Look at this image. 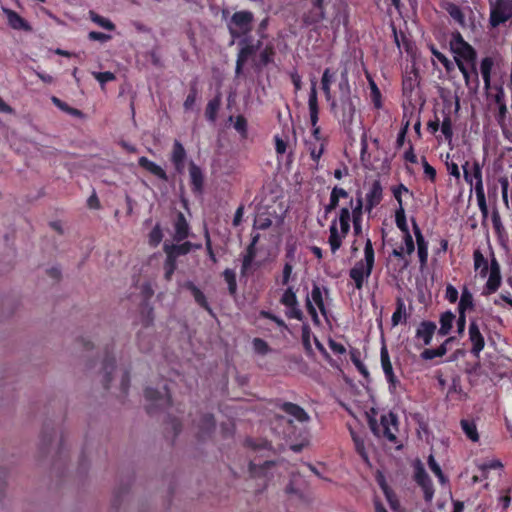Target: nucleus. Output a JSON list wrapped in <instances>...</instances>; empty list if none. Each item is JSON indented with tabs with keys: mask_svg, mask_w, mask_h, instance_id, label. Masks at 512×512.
Instances as JSON below:
<instances>
[{
	"mask_svg": "<svg viewBox=\"0 0 512 512\" xmlns=\"http://www.w3.org/2000/svg\"><path fill=\"white\" fill-rule=\"evenodd\" d=\"M436 324L432 321H422L416 330V338L421 339L425 345H429L436 331Z\"/></svg>",
	"mask_w": 512,
	"mask_h": 512,
	"instance_id": "nucleus-25",
	"label": "nucleus"
},
{
	"mask_svg": "<svg viewBox=\"0 0 512 512\" xmlns=\"http://www.w3.org/2000/svg\"><path fill=\"white\" fill-rule=\"evenodd\" d=\"M380 359H381V366H382L384 375L391 374V372H393V367H392V363L390 361L388 351L385 346H383L381 348Z\"/></svg>",
	"mask_w": 512,
	"mask_h": 512,
	"instance_id": "nucleus-56",
	"label": "nucleus"
},
{
	"mask_svg": "<svg viewBox=\"0 0 512 512\" xmlns=\"http://www.w3.org/2000/svg\"><path fill=\"white\" fill-rule=\"evenodd\" d=\"M473 260H474V269L480 270V277L484 278L488 275V271L490 270V264L488 260L484 257L482 252L479 249L474 250L473 252Z\"/></svg>",
	"mask_w": 512,
	"mask_h": 512,
	"instance_id": "nucleus-33",
	"label": "nucleus"
},
{
	"mask_svg": "<svg viewBox=\"0 0 512 512\" xmlns=\"http://www.w3.org/2000/svg\"><path fill=\"white\" fill-rule=\"evenodd\" d=\"M93 77L103 86L105 83L113 81L116 79L114 73L110 71L105 72H93Z\"/></svg>",
	"mask_w": 512,
	"mask_h": 512,
	"instance_id": "nucleus-64",
	"label": "nucleus"
},
{
	"mask_svg": "<svg viewBox=\"0 0 512 512\" xmlns=\"http://www.w3.org/2000/svg\"><path fill=\"white\" fill-rule=\"evenodd\" d=\"M352 210L349 207H342L339 210L337 223L339 222L340 230L343 236H347L350 231V222H351Z\"/></svg>",
	"mask_w": 512,
	"mask_h": 512,
	"instance_id": "nucleus-32",
	"label": "nucleus"
},
{
	"mask_svg": "<svg viewBox=\"0 0 512 512\" xmlns=\"http://www.w3.org/2000/svg\"><path fill=\"white\" fill-rule=\"evenodd\" d=\"M197 93L196 84L191 85L189 93L183 103V107L186 111L191 110L194 107L197 99Z\"/></svg>",
	"mask_w": 512,
	"mask_h": 512,
	"instance_id": "nucleus-58",
	"label": "nucleus"
},
{
	"mask_svg": "<svg viewBox=\"0 0 512 512\" xmlns=\"http://www.w3.org/2000/svg\"><path fill=\"white\" fill-rule=\"evenodd\" d=\"M174 240L177 242H180L184 239H186L189 235V224L183 215V213L179 212L176 216V220L174 223Z\"/></svg>",
	"mask_w": 512,
	"mask_h": 512,
	"instance_id": "nucleus-28",
	"label": "nucleus"
},
{
	"mask_svg": "<svg viewBox=\"0 0 512 512\" xmlns=\"http://www.w3.org/2000/svg\"><path fill=\"white\" fill-rule=\"evenodd\" d=\"M216 422L214 415L211 413L203 414L197 424L198 433L197 438L204 440L212 435L215 430Z\"/></svg>",
	"mask_w": 512,
	"mask_h": 512,
	"instance_id": "nucleus-18",
	"label": "nucleus"
},
{
	"mask_svg": "<svg viewBox=\"0 0 512 512\" xmlns=\"http://www.w3.org/2000/svg\"><path fill=\"white\" fill-rule=\"evenodd\" d=\"M428 466L430 470L435 474V476L438 478L439 482L441 484H444L447 482V478L442 472V469L440 465L437 463L433 455H430L428 457Z\"/></svg>",
	"mask_w": 512,
	"mask_h": 512,
	"instance_id": "nucleus-48",
	"label": "nucleus"
},
{
	"mask_svg": "<svg viewBox=\"0 0 512 512\" xmlns=\"http://www.w3.org/2000/svg\"><path fill=\"white\" fill-rule=\"evenodd\" d=\"M190 184L193 193L201 194L204 186V175L201 168L193 161L189 164Z\"/></svg>",
	"mask_w": 512,
	"mask_h": 512,
	"instance_id": "nucleus-20",
	"label": "nucleus"
},
{
	"mask_svg": "<svg viewBox=\"0 0 512 512\" xmlns=\"http://www.w3.org/2000/svg\"><path fill=\"white\" fill-rule=\"evenodd\" d=\"M380 486L385 494V497L387 499V501L389 502L390 504V507L392 509H397L398 505H399V502L398 500L395 498V495L394 493L392 492V490L385 484V482L383 483H380Z\"/></svg>",
	"mask_w": 512,
	"mask_h": 512,
	"instance_id": "nucleus-62",
	"label": "nucleus"
},
{
	"mask_svg": "<svg viewBox=\"0 0 512 512\" xmlns=\"http://www.w3.org/2000/svg\"><path fill=\"white\" fill-rule=\"evenodd\" d=\"M105 355L102 361V370L104 372L102 384L105 390H108L112 381V373L116 368V362L114 356L110 354V348L107 345L105 347Z\"/></svg>",
	"mask_w": 512,
	"mask_h": 512,
	"instance_id": "nucleus-16",
	"label": "nucleus"
},
{
	"mask_svg": "<svg viewBox=\"0 0 512 512\" xmlns=\"http://www.w3.org/2000/svg\"><path fill=\"white\" fill-rule=\"evenodd\" d=\"M421 164L423 166L424 175L430 182L435 183L437 178L436 169L431 166L425 157L421 158Z\"/></svg>",
	"mask_w": 512,
	"mask_h": 512,
	"instance_id": "nucleus-59",
	"label": "nucleus"
},
{
	"mask_svg": "<svg viewBox=\"0 0 512 512\" xmlns=\"http://www.w3.org/2000/svg\"><path fill=\"white\" fill-rule=\"evenodd\" d=\"M455 318L456 316L452 311L448 310L443 312L439 319L440 328L438 334L441 336L448 335L451 332Z\"/></svg>",
	"mask_w": 512,
	"mask_h": 512,
	"instance_id": "nucleus-31",
	"label": "nucleus"
},
{
	"mask_svg": "<svg viewBox=\"0 0 512 512\" xmlns=\"http://www.w3.org/2000/svg\"><path fill=\"white\" fill-rule=\"evenodd\" d=\"M461 428L467 438H469L473 442H477L479 440V434L477 431L476 424L473 421H469L466 419H462L461 422Z\"/></svg>",
	"mask_w": 512,
	"mask_h": 512,
	"instance_id": "nucleus-43",
	"label": "nucleus"
},
{
	"mask_svg": "<svg viewBox=\"0 0 512 512\" xmlns=\"http://www.w3.org/2000/svg\"><path fill=\"white\" fill-rule=\"evenodd\" d=\"M414 480L417 485L421 487L424 493V499L431 501L434 496L433 483L420 461L415 465Z\"/></svg>",
	"mask_w": 512,
	"mask_h": 512,
	"instance_id": "nucleus-9",
	"label": "nucleus"
},
{
	"mask_svg": "<svg viewBox=\"0 0 512 512\" xmlns=\"http://www.w3.org/2000/svg\"><path fill=\"white\" fill-rule=\"evenodd\" d=\"M275 56V50L272 45H267L260 52V62L262 65L267 66L268 64L273 62Z\"/></svg>",
	"mask_w": 512,
	"mask_h": 512,
	"instance_id": "nucleus-57",
	"label": "nucleus"
},
{
	"mask_svg": "<svg viewBox=\"0 0 512 512\" xmlns=\"http://www.w3.org/2000/svg\"><path fill=\"white\" fill-rule=\"evenodd\" d=\"M468 336L471 343L470 352L474 357H479L480 353L485 347V338L480 331L478 322L476 319L470 320L468 327Z\"/></svg>",
	"mask_w": 512,
	"mask_h": 512,
	"instance_id": "nucleus-11",
	"label": "nucleus"
},
{
	"mask_svg": "<svg viewBox=\"0 0 512 512\" xmlns=\"http://www.w3.org/2000/svg\"><path fill=\"white\" fill-rule=\"evenodd\" d=\"M163 238V232L160 224H156L149 233V244L152 247H157Z\"/></svg>",
	"mask_w": 512,
	"mask_h": 512,
	"instance_id": "nucleus-55",
	"label": "nucleus"
},
{
	"mask_svg": "<svg viewBox=\"0 0 512 512\" xmlns=\"http://www.w3.org/2000/svg\"><path fill=\"white\" fill-rule=\"evenodd\" d=\"M324 149H325V143H323V142L320 143L319 147H317L315 144H310L309 152H310L311 159L314 162L318 163L321 156L324 153Z\"/></svg>",
	"mask_w": 512,
	"mask_h": 512,
	"instance_id": "nucleus-63",
	"label": "nucleus"
},
{
	"mask_svg": "<svg viewBox=\"0 0 512 512\" xmlns=\"http://www.w3.org/2000/svg\"><path fill=\"white\" fill-rule=\"evenodd\" d=\"M259 234H256L252 237L250 244L246 248V254L242 260L241 273L245 274L246 271L250 268L254 258L256 257V244L259 241Z\"/></svg>",
	"mask_w": 512,
	"mask_h": 512,
	"instance_id": "nucleus-30",
	"label": "nucleus"
},
{
	"mask_svg": "<svg viewBox=\"0 0 512 512\" xmlns=\"http://www.w3.org/2000/svg\"><path fill=\"white\" fill-rule=\"evenodd\" d=\"M458 69L461 72L463 79L465 81V85L468 87V89L476 92L478 90L479 86H475L474 74L472 72V68L465 65L464 63L458 62Z\"/></svg>",
	"mask_w": 512,
	"mask_h": 512,
	"instance_id": "nucleus-37",
	"label": "nucleus"
},
{
	"mask_svg": "<svg viewBox=\"0 0 512 512\" xmlns=\"http://www.w3.org/2000/svg\"><path fill=\"white\" fill-rule=\"evenodd\" d=\"M349 354H350V359H351L352 363L354 364V366L356 367V369L358 370V372L361 375H363L364 377H368L369 371H368L367 367L365 366V364L361 361L360 351L357 348H351L349 351Z\"/></svg>",
	"mask_w": 512,
	"mask_h": 512,
	"instance_id": "nucleus-42",
	"label": "nucleus"
},
{
	"mask_svg": "<svg viewBox=\"0 0 512 512\" xmlns=\"http://www.w3.org/2000/svg\"><path fill=\"white\" fill-rule=\"evenodd\" d=\"M302 344L304 346V348L308 351H311L312 350V347H311V329H310V326L307 324V323H304L302 325Z\"/></svg>",
	"mask_w": 512,
	"mask_h": 512,
	"instance_id": "nucleus-61",
	"label": "nucleus"
},
{
	"mask_svg": "<svg viewBox=\"0 0 512 512\" xmlns=\"http://www.w3.org/2000/svg\"><path fill=\"white\" fill-rule=\"evenodd\" d=\"M279 302L281 305L285 306V316L288 319L303 321L304 313L301 310L300 303L296 295V290L293 286H288L284 290Z\"/></svg>",
	"mask_w": 512,
	"mask_h": 512,
	"instance_id": "nucleus-7",
	"label": "nucleus"
},
{
	"mask_svg": "<svg viewBox=\"0 0 512 512\" xmlns=\"http://www.w3.org/2000/svg\"><path fill=\"white\" fill-rule=\"evenodd\" d=\"M154 319L153 308L150 307L146 302L142 305L141 308V321L145 328H148L152 325Z\"/></svg>",
	"mask_w": 512,
	"mask_h": 512,
	"instance_id": "nucleus-49",
	"label": "nucleus"
},
{
	"mask_svg": "<svg viewBox=\"0 0 512 512\" xmlns=\"http://www.w3.org/2000/svg\"><path fill=\"white\" fill-rule=\"evenodd\" d=\"M201 244H193L189 241H186L181 244H164V252L166 254H171L177 260L179 256L188 254L192 249H200Z\"/></svg>",
	"mask_w": 512,
	"mask_h": 512,
	"instance_id": "nucleus-22",
	"label": "nucleus"
},
{
	"mask_svg": "<svg viewBox=\"0 0 512 512\" xmlns=\"http://www.w3.org/2000/svg\"><path fill=\"white\" fill-rule=\"evenodd\" d=\"M359 102V96L352 93L348 70L344 68L337 83L336 97L332 100L330 106L345 129L352 126Z\"/></svg>",
	"mask_w": 512,
	"mask_h": 512,
	"instance_id": "nucleus-1",
	"label": "nucleus"
},
{
	"mask_svg": "<svg viewBox=\"0 0 512 512\" xmlns=\"http://www.w3.org/2000/svg\"><path fill=\"white\" fill-rule=\"evenodd\" d=\"M373 269L362 265V262L356 264L349 270V277L353 280L357 290H362L365 281L371 276Z\"/></svg>",
	"mask_w": 512,
	"mask_h": 512,
	"instance_id": "nucleus-14",
	"label": "nucleus"
},
{
	"mask_svg": "<svg viewBox=\"0 0 512 512\" xmlns=\"http://www.w3.org/2000/svg\"><path fill=\"white\" fill-rule=\"evenodd\" d=\"M177 264L176 259L171 254H166V260L164 262V277L167 281H170L172 275L176 270Z\"/></svg>",
	"mask_w": 512,
	"mask_h": 512,
	"instance_id": "nucleus-47",
	"label": "nucleus"
},
{
	"mask_svg": "<svg viewBox=\"0 0 512 512\" xmlns=\"http://www.w3.org/2000/svg\"><path fill=\"white\" fill-rule=\"evenodd\" d=\"M349 204L352 210L351 221L353 222L354 233L355 235H359L362 232L363 199L359 196L354 204L353 198H350Z\"/></svg>",
	"mask_w": 512,
	"mask_h": 512,
	"instance_id": "nucleus-21",
	"label": "nucleus"
},
{
	"mask_svg": "<svg viewBox=\"0 0 512 512\" xmlns=\"http://www.w3.org/2000/svg\"><path fill=\"white\" fill-rule=\"evenodd\" d=\"M448 13L460 25L465 24V15L459 6L455 4L450 5L448 8Z\"/></svg>",
	"mask_w": 512,
	"mask_h": 512,
	"instance_id": "nucleus-60",
	"label": "nucleus"
},
{
	"mask_svg": "<svg viewBox=\"0 0 512 512\" xmlns=\"http://www.w3.org/2000/svg\"><path fill=\"white\" fill-rule=\"evenodd\" d=\"M221 106V95L218 93L213 99H211L205 109V117L210 122H215L217 113Z\"/></svg>",
	"mask_w": 512,
	"mask_h": 512,
	"instance_id": "nucleus-36",
	"label": "nucleus"
},
{
	"mask_svg": "<svg viewBox=\"0 0 512 512\" xmlns=\"http://www.w3.org/2000/svg\"><path fill=\"white\" fill-rule=\"evenodd\" d=\"M368 424L376 437L383 438L394 444L398 443L396 433L399 430V419L394 412L389 411L381 414L379 422L375 418H369Z\"/></svg>",
	"mask_w": 512,
	"mask_h": 512,
	"instance_id": "nucleus-3",
	"label": "nucleus"
},
{
	"mask_svg": "<svg viewBox=\"0 0 512 512\" xmlns=\"http://www.w3.org/2000/svg\"><path fill=\"white\" fill-rule=\"evenodd\" d=\"M184 288L189 290L194 297L195 302L203 309H205L210 315L214 316L213 310L209 305L204 293L192 282L186 281Z\"/></svg>",
	"mask_w": 512,
	"mask_h": 512,
	"instance_id": "nucleus-24",
	"label": "nucleus"
},
{
	"mask_svg": "<svg viewBox=\"0 0 512 512\" xmlns=\"http://www.w3.org/2000/svg\"><path fill=\"white\" fill-rule=\"evenodd\" d=\"M358 262H362L363 266L368 267L369 269H374L375 265V251L373 248V244L370 238H367L364 246V258L359 260Z\"/></svg>",
	"mask_w": 512,
	"mask_h": 512,
	"instance_id": "nucleus-35",
	"label": "nucleus"
},
{
	"mask_svg": "<svg viewBox=\"0 0 512 512\" xmlns=\"http://www.w3.org/2000/svg\"><path fill=\"white\" fill-rule=\"evenodd\" d=\"M383 198V189L379 180H374L370 186L369 191L366 194V206L367 211H371L374 207L380 204Z\"/></svg>",
	"mask_w": 512,
	"mask_h": 512,
	"instance_id": "nucleus-19",
	"label": "nucleus"
},
{
	"mask_svg": "<svg viewBox=\"0 0 512 512\" xmlns=\"http://www.w3.org/2000/svg\"><path fill=\"white\" fill-rule=\"evenodd\" d=\"M259 316L261 318L273 321L281 329H285V330L288 329V325L286 324V322L282 318H280L279 316L275 315L274 313H272L270 311L261 310L259 312Z\"/></svg>",
	"mask_w": 512,
	"mask_h": 512,
	"instance_id": "nucleus-51",
	"label": "nucleus"
},
{
	"mask_svg": "<svg viewBox=\"0 0 512 512\" xmlns=\"http://www.w3.org/2000/svg\"><path fill=\"white\" fill-rule=\"evenodd\" d=\"M441 132L445 137V140L448 142L452 141L453 138V128H452V120L450 115H446L441 123Z\"/></svg>",
	"mask_w": 512,
	"mask_h": 512,
	"instance_id": "nucleus-54",
	"label": "nucleus"
},
{
	"mask_svg": "<svg viewBox=\"0 0 512 512\" xmlns=\"http://www.w3.org/2000/svg\"><path fill=\"white\" fill-rule=\"evenodd\" d=\"M453 338H448L443 344H441L436 349H425L421 353V358L424 360H432L437 357H442L447 353L446 344L450 342Z\"/></svg>",
	"mask_w": 512,
	"mask_h": 512,
	"instance_id": "nucleus-40",
	"label": "nucleus"
},
{
	"mask_svg": "<svg viewBox=\"0 0 512 512\" xmlns=\"http://www.w3.org/2000/svg\"><path fill=\"white\" fill-rule=\"evenodd\" d=\"M91 20L106 30L113 31L115 29V25L112 21L94 12H91Z\"/></svg>",
	"mask_w": 512,
	"mask_h": 512,
	"instance_id": "nucleus-53",
	"label": "nucleus"
},
{
	"mask_svg": "<svg viewBox=\"0 0 512 512\" xmlns=\"http://www.w3.org/2000/svg\"><path fill=\"white\" fill-rule=\"evenodd\" d=\"M449 46L451 52L454 54L455 64L458 66V62L464 63L465 65L472 68L475 86H480L478 70L476 67V50L467 41L464 40L459 31L452 33Z\"/></svg>",
	"mask_w": 512,
	"mask_h": 512,
	"instance_id": "nucleus-2",
	"label": "nucleus"
},
{
	"mask_svg": "<svg viewBox=\"0 0 512 512\" xmlns=\"http://www.w3.org/2000/svg\"><path fill=\"white\" fill-rule=\"evenodd\" d=\"M430 52L445 68L447 72H451L455 69V64L448 59L442 52H440L434 45L430 46Z\"/></svg>",
	"mask_w": 512,
	"mask_h": 512,
	"instance_id": "nucleus-44",
	"label": "nucleus"
},
{
	"mask_svg": "<svg viewBox=\"0 0 512 512\" xmlns=\"http://www.w3.org/2000/svg\"><path fill=\"white\" fill-rule=\"evenodd\" d=\"M311 299L315 303V305L318 307V309L320 310V313L324 317H326L327 316V309H326V306H325V303H324V299H323V295H322V290H321V288L317 284H314L313 287H312Z\"/></svg>",
	"mask_w": 512,
	"mask_h": 512,
	"instance_id": "nucleus-41",
	"label": "nucleus"
},
{
	"mask_svg": "<svg viewBox=\"0 0 512 512\" xmlns=\"http://www.w3.org/2000/svg\"><path fill=\"white\" fill-rule=\"evenodd\" d=\"M138 164L141 168L147 170L152 175L156 176L162 181H167L168 176L165 170L159 166L158 164L154 163L153 161L149 160L147 157L142 156L138 159Z\"/></svg>",
	"mask_w": 512,
	"mask_h": 512,
	"instance_id": "nucleus-27",
	"label": "nucleus"
},
{
	"mask_svg": "<svg viewBox=\"0 0 512 512\" xmlns=\"http://www.w3.org/2000/svg\"><path fill=\"white\" fill-rule=\"evenodd\" d=\"M395 222H396V226L400 229L401 232H403V233L410 232L408 225H407V221H406L404 207H399L396 210Z\"/></svg>",
	"mask_w": 512,
	"mask_h": 512,
	"instance_id": "nucleus-50",
	"label": "nucleus"
},
{
	"mask_svg": "<svg viewBox=\"0 0 512 512\" xmlns=\"http://www.w3.org/2000/svg\"><path fill=\"white\" fill-rule=\"evenodd\" d=\"M472 177L474 190H484L482 164H480L478 160H474L472 163Z\"/></svg>",
	"mask_w": 512,
	"mask_h": 512,
	"instance_id": "nucleus-38",
	"label": "nucleus"
},
{
	"mask_svg": "<svg viewBox=\"0 0 512 512\" xmlns=\"http://www.w3.org/2000/svg\"><path fill=\"white\" fill-rule=\"evenodd\" d=\"M277 407L300 423H307L310 421L308 413L298 404L282 402L278 404Z\"/></svg>",
	"mask_w": 512,
	"mask_h": 512,
	"instance_id": "nucleus-15",
	"label": "nucleus"
},
{
	"mask_svg": "<svg viewBox=\"0 0 512 512\" xmlns=\"http://www.w3.org/2000/svg\"><path fill=\"white\" fill-rule=\"evenodd\" d=\"M144 396L148 405L146 411L150 416L160 411H166L172 406L171 394L167 383L162 386V390L147 387Z\"/></svg>",
	"mask_w": 512,
	"mask_h": 512,
	"instance_id": "nucleus-4",
	"label": "nucleus"
},
{
	"mask_svg": "<svg viewBox=\"0 0 512 512\" xmlns=\"http://www.w3.org/2000/svg\"><path fill=\"white\" fill-rule=\"evenodd\" d=\"M494 67V59L490 56L484 57L480 62V73L484 82V89L486 91L492 88V70Z\"/></svg>",
	"mask_w": 512,
	"mask_h": 512,
	"instance_id": "nucleus-26",
	"label": "nucleus"
},
{
	"mask_svg": "<svg viewBox=\"0 0 512 512\" xmlns=\"http://www.w3.org/2000/svg\"><path fill=\"white\" fill-rule=\"evenodd\" d=\"M413 232L417 243V253L420 266L424 267L428 262V242L425 240L422 231L415 219H412Z\"/></svg>",
	"mask_w": 512,
	"mask_h": 512,
	"instance_id": "nucleus-13",
	"label": "nucleus"
},
{
	"mask_svg": "<svg viewBox=\"0 0 512 512\" xmlns=\"http://www.w3.org/2000/svg\"><path fill=\"white\" fill-rule=\"evenodd\" d=\"M223 277L228 285L229 294L234 296L237 292V280L234 270L227 268L223 271Z\"/></svg>",
	"mask_w": 512,
	"mask_h": 512,
	"instance_id": "nucleus-45",
	"label": "nucleus"
},
{
	"mask_svg": "<svg viewBox=\"0 0 512 512\" xmlns=\"http://www.w3.org/2000/svg\"><path fill=\"white\" fill-rule=\"evenodd\" d=\"M345 237L346 236H343L341 231L340 232L338 231L337 219H334L331 222V225L329 227V238H328V243L330 245L332 253H336V251H338L340 249V247L342 246L343 239Z\"/></svg>",
	"mask_w": 512,
	"mask_h": 512,
	"instance_id": "nucleus-29",
	"label": "nucleus"
},
{
	"mask_svg": "<svg viewBox=\"0 0 512 512\" xmlns=\"http://www.w3.org/2000/svg\"><path fill=\"white\" fill-rule=\"evenodd\" d=\"M488 273V280L483 290L484 295H490L495 293L500 288L502 283L500 264L496 257L494 256V254H492V258L490 261V270L488 271Z\"/></svg>",
	"mask_w": 512,
	"mask_h": 512,
	"instance_id": "nucleus-10",
	"label": "nucleus"
},
{
	"mask_svg": "<svg viewBox=\"0 0 512 512\" xmlns=\"http://www.w3.org/2000/svg\"><path fill=\"white\" fill-rule=\"evenodd\" d=\"M489 25L497 28L512 18V0H488Z\"/></svg>",
	"mask_w": 512,
	"mask_h": 512,
	"instance_id": "nucleus-6",
	"label": "nucleus"
},
{
	"mask_svg": "<svg viewBox=\"0 0 512 512\" xmlns=\"http://www.w3.org/2000/svg\"><path fill=\"white\" fill-rule=\"evenodd\" d=\"M369 85L371 101L376 109H381L383 106L381 91L373 80L369 81Z\"/></svg>",
	"mask_w": 512,
	"mask_h": 512,
	"instance_id": "nucleus-46",
	"label": "nucleus"
},
{
	"mask_svg": "<svg viewBox=\"0 0 512 512\" xmlns=\"http://www.w3.org/2000/svg\"><path fill=\"white\" fill-rule=\"evenodd\" d=\"M474 298L470 290L465 286L462 289L457 311L466 313L468 310L474 309Z\"/></svg>",
	"mask_w": 512,
	"mask_h": 512,
	"instance_id": "nucleus-34",
	"label": "nucleus"
},
{
	"mask_svg": "<svg viewBox=\"0 0 512 512\" xmlns=\"http://www.w3.org/2000/svg\"><path fill=\"white\" fill-rule=\"evenodd\" d=\"M254 14L248 10L233 13L227 21V29L233 40L246 37L253 30Z\"/></svg>",
	"mask_w": 512,
	"mask_h": 512,
	"instance_id": "nucleus-5",
	"label": "nucleus"
},
{
	"mask_svg": "<svg viewBox=\"0 0 512 512\" xmlns=\"http://www.w3.org/2000/svg\"><path fill=\"white\" fill-rule=\"evenodd\" d=\"M3 12L5 13L8 24L11 28L15 30H23V31H31L32 27L31 25L17 12L14 10L4 8Z\"/></svg>",
	"mask_w": 512,
	"mask_h": 512,
	"instance_id": "nucleus-23",
	"label": "nucleus"
},
{
	"mask_svg": "<svg viewBox=\"0 0 512 512\" xmlns=\"http://www.w3.org/2000/svg\"><path fill=\"white\" fill-rule=\"evenodd\" d=\"M402 321L406 322V307L401 298H397L396 309L392 314L391 322L393 326L399 325Z\"/></svg>",
	"mask_w": 512,
	"mask_h": 512,
	"instance_id": "nucleus-39",
	"label": "nucleus"
},
{
	"mask_svg": "<svg viewBox=\"0 0 512 512\" xmlns=\"http://www.w3.org/2000/svg\"><path fill=\"white\" fill-rule=\"evenodd\" d=\"M308 109H309V117L310 124L312 127L319 126V103H318V95L316 89V81H311V88L308 98Z\"/></svg>",
	"mask_w": 512,
	"mask_h": 512,
	"instance_id": "nucleus-17",
	"label": "nucleus"
},
{
	"mask_svg": "<svg viewBox=\"0 0 512 512\" xmlns=\"http://www.w3.org/2000/svg\"><path fill=\"white\" fill-rule=\"evenodd\" d=\"M491 220H492L494 231L498 235V237L499 238L504 237V234L506 232H505V228L502 224L501 217H500L498 210L495 209L492 212Z\"/></svg>",
	"mask_w": 512,
	"mask_h": 512,
	"instance_id": "nucleus-52",
	"label": "nucleus"
},
{
	"mask_svg": "<svg viewBox=\"0 0 512 512\" xmlns=\"http://www.w3.org/2000/svg\"><path fill=\"white\" fill-rule=\"evenodd\" d=\"M186 158L187 153L184 146L179 140H174L170 155V161L172 162L174 169L178 174L184 173Z\"/></svg>",
	"mask_w": 512,
	"mask_h": 512,
	"instance_id": "nucleus-12",
	"label": "nucleus"
},
{
	"mask_svg": "<svg viewBox=\"0 0 512 512\" xmlns=\"http://www.w3.org/2000/svg\"><path fill=\"white\" fill-rule=\"evenodd\" d=\"M239 45L241 46V48L237 54L236 59V76H239L242 73L243 67L245 63L248 61V59L254 54H256L257 50L259 49L260 41H258L257 44H252L249 38L244 37L239 41Z\"/></svg>",
	"mask_w": 512,
	"mask_h": 512,
	"instance_id": "nucleus-8",
	"label": "nucleus"
}]
</instances>
